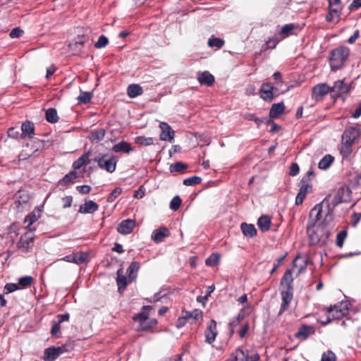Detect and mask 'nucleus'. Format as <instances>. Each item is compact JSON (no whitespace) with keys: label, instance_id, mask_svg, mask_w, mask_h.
I'll use <instances>...</instances> for the list:
<instances>
[{"label":"nucleus","instance_id":"obj_27","mask_svg":"<svg viewBox=\"0 0 361 361\" xmlns=\"http://www.w3.org/2000/svg\"><path fill=\"white\" fill-rule=\"evenodd\" d=\"M140 268V264L137 262H132L128 267L126 274H128V281H133L137 277V273Z\"/></svg>","mask_w":361,"mask_h":361},{"label":"nucleus","instance_id":"obj_16","mask_svg":"<svg viewBox=\"0 0 361 361\" xmlns=\"http://www.w3.org/2000/svg\"><path fill=\"white\" fill-rule=\"evenodd\" d=\"M282 303L279 313L281 314L288 307L293 298V290L283 289L281 290Z\"/></svg>","mask_w":361,"mask_h":361},{"label":"nucleus","instance_id":"obj_19","mask_svg":"<svg viewBox=\"0 0 361 361\" xmlns=\"http://www.w3.org/2000/svg\"><path fill=\"white\" fill-rule=\"evenodd\" d=\"M99 206L92 200H88L81 204L79 208V212L81 214H92L97 211Z\"/></svg>","mask_w":361,"mask_h":361},{"label":"nucleus","instance_id":"obj_55","mask_svg":"<svg viewBox=\"0 0 361 361\" xmlns=\"http://www.w3.org/2000/svg\"><path fill=\"white\" fill-rule=\"evenodd\" d=\"M108 42V39L105 36L102 35L99 37L94 46L96 48H103L107 45Z\"/></svg>","mask_w":361,"mask_h":361},{"label":"nucleus","instance_id":"obj_52","mask_svg":"<svg viewBox=\"0 0 361 361\" xmlns=\"http://www.w3.org/2000/svg\"><path fill=\"white\" fill-rule=\"evenodd\" d=\"M346 236H347L346 231H342L337 234L336 245L338 247H341L343 246L344 240L345 239Z\"/></svg>","mask_w":361,"mask_h":361},{"label":"nucleus","instance_id":"obj_4","mask_svg":"<svg viewBox=\"0 0 361 361\" xmlns=\"http://www.w3.org/2000/svg\"><path fill=\"white\" fill-rule=\"evenodd\" d=\"M349 310V303L348 302H341L334 306H331L327 311V321L324 324H327L333 319H340L347 315Z\"/></svg>","mask_w":361,"mask_h":361},{"label":"nucleus","instance_id":"obj_36","mask_svg":"<svg viewBox=\"0 0 361 361\" xmlns=\"http://www.w3.org/2000/svg\"><path fill=\"white\" fill-rule=\"evenodd\" d=\"M77 173L75 171H72L68 174H66L60 181L61 185H66L70 183H74L75 180L77 178Z\"/></svg>","mask_w":361,"mask_h":361},{"label":"nucleus","instance_id":"obj_2","mask_svg":"<svg viewBox=\"0 0 361 361\" xmlns=\"http://www.w3.org/2000/svg\"><path fill=\"white\" fill-rule=\"evenodd\" d=\"M307 266V259L305 257H297L293 261V268L288 270L281 279V286L283 289L293 290L292 283L293 278L292 274L295 268H298V274L302 271Z\"/></svg>","mask_w":361,"mask_h":361},{"label":"nucleus","instance_id":"obj_62","mask_svg":"<svg viewBox=\"0 0 361 361\" xmlns=\"http://www.w3.org/2000/svg\"><path fill=\"white\" fill-rule=\"evenodd\" d=\"M299 172V166L297 164H292L290 168V175L295 176Z\"/></svg>","mask_w":361,"mask_h":361},{"label":"nucleus","instance_id":"obj_10","mask_svg":"<svg viewBox=\"0 0 361 361\" xmlns=\"http://www.w3.org/2000/svg\"><path fill=\"white\" fill-rule=\"evenodd\" d=\"M30 196L25 191H18L16 195V200L13 204V207L18 211H20L21 209H23L25 206H26L29 202Z\"/></svg>","mask_w":361,"mask_h":361},{"label":"nucleus","instance_id":"obj_37","mask_svg":"<svg viewBox=\"0 0 361 361\" xmlns=\"http://www.w3.org/2000/svg\"><path fill=\"white\" fill-rule=\"evenodd\" d=\"M117 285L118 286V290L125 289L127 284L128 281L126 276L123 275V272L121 269L117 271Z\"/></svg>","mask_w":361,"mask_h":361},{"label":"nucleus","instance_id":"obj_61","mask_svg":"<svg viewBox=\"0 0 361 361\" xmlns=\"http://www.w3.org/2000/svg\"><path fill=\"white\" fill-rule=\"evenodd\" d=\"M62 201L63 202V207L68 208L71 206L73 199H72V197H71V196H66L62 199Z\"/></svg>","mask_w":361,"mask_h":361},{"label":"nucleus","instance_id":"obj_51","mask_svg":"<svg viewBox=\"0 0 361 361\" xmlns=\"http://www.w3.org/2000/svg\"><path fill=\"white\" fill-rule=\"evenodd\" d=\"M75 264H80L86 262L88 257V255L85 252H78L75 253Z\"/></svg>","mask_w":361,"mask_h":361},{"label":"nucleus","instance_id":"obj_23","mask_svg":"<svg viewBox=\"0 0 361 361\" xmlns=\"http://www.w3.org/2000/svg\"><path fill=\"white\" fill-rule=\"evenodd\" d=\"M197 80L201 85L211 86L214 82V77L208 71H204L198 74Z\"/></svg>","mask_w":361,"mask_h":361},{"label":"nucleus","instance_id":"obj_60","mask_svg":"<svg viewBox=\"0 0 361 361\" xmlns=\"http://www.w3.org/2000/svg\"><path fill=\"white\" fill-rule=\"evenodd\" d=\"M19 135L18 131L15 128H10L8 130V135L12 138H17Z\"/></svg>","mask_w":361,"mask_h":361},{"label":"nucleus","instance_id":"obj_22","mask_svg":"<svg viewBox=\"0 0 361 361\" xmlns=\"http://www.w3.org/2000/svg\"><path fill=\"white\" fill-rule=\"evenodd\" d=\"M284 110L285 105L283 102L274 104L269 111V117L271 118H279L283 113Z\"/></svg>","mask_w":361,"mask_h":361},{"label":"nucleus","instance_id":"obj_50","mask_svg":"<svg viewBox=\"0 0 361 361\" xmlns=\"http://www.w3.org/2000/svg\"><path fill=\"white\" fill-rule=\"evenodd\" d=\"M187 168V166L182 162H176L170 166L171 172H182Z\"/></svg>","mask_w":361,"mask_h":361},{"label":"nucleus","instance_id":"obj_47","mask_svg":"<svg viewBox=\"0 0 361 361\" xmlns=\"http://www.w3.org/2000/svg\"><path fill=\"white\" fill-rule=\"evenodd\" d=\"M312 329L308 326H302L296 334L297 337L305 339L310 334Z\"/></svg>","mask_w":361,"mask_h":361},{"label":"nucleus","instance_id":"obj_20","mask_svg":"<svg viewBox=\"0 0 361 361\" xmlns=\"http://www.w3.org/2000/svg\"><path fill=\"white\" fill-rule=\"evenodd\" d=\"M312 190V185L309 183L302 185L295 197V204L297 205L301 204L305 198L307 193Z\"/></svg>","mask_w":361,"mask_h":361},{"label":"nucleus","instance_id":"obj_58","mask_svg":"<svg viewBox=\"0 0 361 361\" xmlns=\"http://www.w3.org/2000/svg\"><path fill=\"white\" fill-rule=\"evenodd\" d=\"M23 30L16 27L11 31L9 35L11 38H18V37H20L23 35Z\"/></svg>","mask_w":361,"mask_h":361},{"label":"nucleus","instance_id":"obj_34","mask_svg":"<svg viewBox=\"0 0 361 361\" xmlns=\"http://www.w3.org/2000/svg\"><path fill=\"white\" fill-rule=\"evenodd\" d=\"M334 161V157L329 154L324 156L319 162L318 167L325 170L328 169Z\"/></svg>","mask_w":361,"mask_h":361},{"label":"nucleus","instance_id":"obj_30","mask_svg":"<svg viewBox=\"0 0 361 361\" xmlns=\"http://www.w3.org/2000/svg\"><path fill=\"white\" fill-rule=\"evenodd\" d=\"M112 150L114 152H124L128 154L132 151V148L128 142L123 141L115 145L113 147Z\"/></svg>","mask_w":361,"mask_h":361},{"label":"nucleus","instance_id":"obj_7","mask_svg":"<svg viewBox=\"0 0 361 361\" xmlns=\"http://www.w3.org/2000/svg\"><path fill=\"white\" fill-rule=\"evenodd\" d=\"M94 161L98 164L99 168L109 173H113L116 170L117 159L114 156L109 157L107 154H104L101 157L94 159Z\"/></svg>","mask_w":361,"mask_h":361},{"label":"nucleus","instance_id":"obj_49","mask_svg":"<svg viewBox=\"0 0 361 361\" xmlns=\"http://www.w3.org/2000/svg\"><path fill=\"white\" fill-rule=\"evenodd\" d=\"M182 200L180 197L178 195H176L173 197L170 202V208L173 210L176 211L179 209L180 204H181Z\"/></svg>","mask_w":361,"mask_h":361},{"label":"nucleus","instance_id":"obj_44","mask_svg":"<svg viewBox=\"0 0 361 361\" xmlns=\"http://www.w3.org/2000/svg\"><path fill=\"white\" fill-rule=\"evenodd\" d=\"M242 319H243V317L239 314L236 317L233 318L230 322L228 326H229V331L231 334H233L234 333L235 328L240 324Z\"/></svg>","mask_w":361,"mask_h":361},{"label":"nucleus","instance_id":"obj_41","mask_svg":"<svg viewBox=\"0 0 361 361\" xmlns=\"http://www.w3.org/2000/svg\"><path fill=\"white\" fill-rule=\"evenodd\" d=\"M224 44V41L218 37H214L212 36L211 38L208 40V46L209 47H216L217 49H219L222 47Z\"/></svg>","mask_w":361,"mask_h":361},{"label":"nucleus","instance_id":"obj_45","mask_svg":"<svg viewBox=\"0 0 361 361\" xmlns=\"http://www.w3.org/2000/svg\"><path fill=\"white\" fill-rule=\"evenodd\" d=\"M220 259V255L217 253L212 254L209 257L206 259V264L210 267H214L218 264Z\"/></svg>","mask_w":361,"mask_h":361},{"label":"nucleus","instance_id":"obj_11","mask_svg":"<svg viewBox=\"0 0 361 361\" xmlns=\"http://www.w3.org/2000/svg\"><path fill=\"white\" fill-rule=\"evenodd\" d=\"M330 91L331 87L327 84H318L312 89V97L316 100H319L326 95Z\"/></svg>","mask_w":361,"mask_h":361},{"label":"nucleus","instance_id":"obj_57","mask_svg":"<svg viewBox=\"0 0 361 361\" xmlns=\"http://www.w3.org/2000/svg\"><path fill=\"white\" fill-rule=\"evenodd\" d=\"M60 333V326L59 322H54L51 329V334L55 337H58V334Z\"/></svg>","mask_w":361,"mask_h":361},{"label":"nucleus","instance_id":"obj_43","mask_svg":"<svg viewBox=\"0 0 361 361\" xmlns=\"http://www.w3.org/2000/svg\"><path fill=\"white\" fill-rule=\"evenodd\" d=\"M92 97V92H82L81 94L78 97V100L79 103L87 104L90 102Z\"/></svg>","mask_w":361,"mask_h":361},{"label":"nucleus","instance_id":"obj_18","mask_svg":"<svg viewBox=\"0 0 361 361\" xmlns=\"http://www.w3.org/2000/svg\"><path fill=\"white\" fill-rule=\"evenodd\" d=\"M42 212V210L39 207H35L32 212L25 216L24 222L27 224L25 226L26 228H28L41 217Z\"/></svg>","mask_w":361,"mask_h":361},{"label":"nucleus","instance_id":"obj_38","mask_svg":"<svg viewBox=\"0 0 361 361\" xmlns=\"http://www.w3.org/2000/svg\"><path fill=\"white\" fill-rule=\"evenodd\" d=\"M85 43V40H83L82 38H78V40H75L74 42H72L69 44V47L73 51V54H79L81 50L79 49L80 46L83 45Z\"/></svg>","mask_w":361,"mask_h":361},{"label":"nucleus","instance_id":"obj_53","mask_svg":"<svg viewBox=\"0 0 361 361\" xmlns=\"http://www.w3.org/2000/svg\"><path fill=\"white\" fill-rule=\"evenodd\" d=\"M122 192V189L121 188H116L108 196L107 201L109 202H112Z\"/></svg>","mask_w":361,"mask_h":361},{"label":"nucleus","instance_id":"obj_3","mask_svg":"<svg viewBox=\"0 0 361 361\" xmlns=\"http://www.w3.org/2000/svg\"><path fill=\"white\" fill-rule=\"evenodd\" d=\"M350 54L348 47H341L334 49L331 53L330 65L333 71H336L343 66Z\"/></svg>","mask_w":361,"mask_h":361},{"label":"nucleus","instance_id":"obj_56","mask_svg":"<svg viewBox=\"0 0 361 361\" xmlns=\"http://www.w3.org/2000/svg\"><path fill=\"white\" fill-rule=\"evenodd\" d=\"M19 289V286L16 283H7L4 287L6 293H11Z\"/></svg>","mask_w":361,"mask_h":361},{"label":"nucleus","instance_id":"obj_14","mask_svg":"<svg viewBox=\"0 0 361 361\" xmlns=\"http://www.w3.org/2000/svg\"><path fill=\"white\" fill-rule=\"evenodd\" d=\"M34 233L32 231L25 233L20 237L18 243L19 247L24 250H27L33 245Z\"/></svg>","mask_w":361,"mask_h":361},{"label":"nucleus","instance_id":"obj_17","mask_svg":"<svg viewBox=\"0 0 361 361\" xmlns=\"http://www.w3.org/2000/svg\"><path fill=\"white\" fill-rule=\"evenodd\" d=\"M273 90L274 86L271 83L263 84L259 90L261 98L265 101H271L274 97Z\"/></svg>","mask_w":361,"mask_h":361},{"label":"nucleus","instance_id":"obj_5","mask_svg":"<svg viewBox=\"0 0 361 361\" xmlns=\"http://www.w3.org/2000/svg\"><path fill=\"white\" fill-rule=\"evenodd\" d=\"M361 135V130L357 128L350 127L344 131L343 135V149L345 148L346 152H350V147L355 140H357Z\"/></svg>","mask_w":361,"mask_h":361},{"label":"nucleus","instance_id":"obj_29","mask_svg":"<svg viewBox=\"0 0 361 361\" xmlns=\"http://www.w3.org/2000/svg\"><path fill=\"white\" fill-rule=\"evenodd\" d=\"M271 218L267 215L260 216L257 221V226L262 231H267L270 228Z\"/></svg>","mask_w":361,"mask_h":361},{"label":"nucleus","instance_id":"obj_13","mask_svg":"<svg viewBox=\"0 0 361 361\" xmlns=\"http://www.w3.org/2000/svg\"><path fill=\"white\" fill-rule=\"evenodd\" d=\"M322 206L320 204L315 205L310 213V222L308 226H315L317 221L321 219Z\"/></svg>","mask_w":361,"mask_h":361},{"label":"nucleus","instance_id":"obj_8","mask_svg":"<svg viewBox=\"0 0 361 361\" xmlns=\"http://www.w3.org/2000/svg\"><path fill=\"white\" fill-rule=\"evenodd\" d=\"M66 351V345L48 348L44 351V359L47 361H54L60 355Z\"/></svg>","mask_w":361,"mask_h":361},{"label":"nucleus","instance_id":"obj_39","mask_svg":"<svg viewBox=\"0 0 361 361\" xmlns=\"http://www.w3.org/2000/svg\"><path fill=\"white\" fill-rule=\"evenodd\" d=\"M46 119L50 123H56L59 120V116L56 109L50 108L46 111Z\"/></svg>","mask_w":361,"mask_h":361},{"label":"nucleus","instance_id":"obj_32","mask_svg":"<svg viewBox=\"0 0 361 361\" xmlns=\"http://www.w3.org/2000/svg\"><path fill=\"white\" fill-rule=\"evenodd\" d=\"M127 92L130 98H135L142 94V89L139 85L132 84L128 86Z\"/></svg>","mask_w":361,"mask_h":361},{"label":"nucleus","instance_id":"obj_9","mask_svg":"<svg viewBox=\"0 0 361 361\" xmlns=\"http://www.w3.org/2000/svg\"><path fill=\"white\" fill-rule=\"evenodd\" d=\"M159 128L161 130L159 135L160 140L163 141L172 142L174 138L175 132L172 130L171 126L165 122H161Z\"/></svg>","mask_w":361,"mask_h":361},{"label":"nucleus","instance_id":"obj_6","mask_svg":"<svg viewBox=\"0 0 361 361\" xmlns=\"http://www.w3.org/2000/svg\"><path fill=\"white\" fill-rule=\"evenodd\" d=\"M151 309L150 306H145L143 307V312L134 317L135 320L140 322L139 329L147 331L157 324V320L155 319L149 318L147 313L145 312L146 310Z\"/></svg>","mask_w":361,"mask_h":361},{"label":"nucleus","instance_id":"obj_46","mask_svg":"<svg viewBox=\"0 0 361 361\" xmlns=\"http://www.w3.org/2000/svg\"><path fill=\"white\" fill-rule=\"evenodd\" d=\"M201 180L202 179L200 177L195 176L185 178L183 180V184L187 186L195 185L199 184L201 182Z\"/></svg>","mask_w":361,"mask_h":361},{"label":"nucleus","instance_id":"obj_25","mask_svg":"<svg viewBox=\"0 0 361 361\" xmlns=\"http://www.w3.org/2000/svg\"><path fill=\"white\" fill-rule=\"evenodd\" d=\"M331 90L337 95H341L348 92L349 87L342 80H338L334 83V86L331 87Z\"/></svg>","mask_w":361,"mask_h":361},{"label":"nucleus","instance_id":"obj_21","mask_svg":"<svg viewBox=\"0 0 361 361\" xmlns=\"http://www.w3.org/2000/svg\"><path fill=\"white\" fill-rule=\"evenodd\" d=\"M21 130H22V133H21L22 137H27L29 138H32L35 134L34 133V131H35L34 124L30 121H26L22 123Z\"/></svg>","mask_w":361,"mask_h":361},{"label":"nucleus","instance_id":"obj_26","mask_svg":"<svg viewBox=\"0 0 361 361\" xmlns=\"http://www.w3.org/2000/svg\"><path fill=\"white\" fill-rule=\"evenodd\" d=\"M240 228L243 235L247 238H252L257 234V230L253 224L242 223Z\"/></svg>","mask_w":361,"mask_h":361},{"label":"nucleus","instance_id":"obj_40","mask_svg":"<svg viewBox=\"0 0 361 361\" xmlns=\"http://www.w3.org/2000/svg\"><path fill=\"white\" fill-rule=\"evenodd\" d=\"M105 135V130L103 128L94 130L91 133L90 139L94 142H99L103 140Z\"/></svg>","mask_w":361,"mask_h":361},{"label":"nucleus","instance_id":"obj_54","mask_svg":"<svg viewBox=\"0 0 361 361\" xmlns=\"http://www.w3.org/2000/svg\"><path fill=\"white\" fill-rule=\"evenodd\" d=\"M321 361H336V355L332 351H327L323 353Z\"/></svg>","mask_w":361,"mask_h":361},{"label":"nucleus","instance_id":"obj_1","mask_svg":"<svg viewBox=\"0 0 361 361\" xmlns=\"http://www.w3.org/2000/svg\"><path fill=\"white\" fill-rule=\"evenodd\" d=\"M334 228L332 214L328 213L324 221L315 226H307V231L312 244L324 243Z\"/></svg>","mask_w":361,"mask_h":361},{"label":"nucleus","instance_id":"obj_42","mask_svg":"<svg viewBox=\"0 0 361 361\" xmlns=\"http://www.w3.org/2000/svg\"><path fill=\"white\" fill-rule=\"evenodd\" d=\"M135 142L141 145L149 146L154 143V140L149 137L139 136L135 138Z\"/></svg>","mask_w":361,"mask_h":361},{"label":"nucleus","instance_id":"obj_64","mask_svg":"<svg viewBox=\"0 0 361 361\" xmlns=\"http://www.w3.org/2000/svg\"><path fill=\"white\" fill-rule=\"evenodd\" d=\"M276 85H280L283 82L282 75L280 72H275L273 75Z\"/></svg>","mask_w":361,"mask_h":361},{"label":"nucleus","instance_id":"obj_59","mask_svg":"<svg viewBox=\"0 0 361 361\" xmlns=\"http://www.w3.org/2000/svg\"><path fill=\"white\" fill-rule=\"evenodd\" d=\"M76 188L82 194H88L91 191V187L87 185H78Z\"/></svg>","mask_w":361,"mask_h":361},{"label":"nucleus","instance_id":"obj_12","mask_svg":"<svg viewBox=\"0 0 361 361\" xmlns=\"http://www.w3.org/2000/svg\"><path fill=\"white\" fill-rule=\"evenodd\" d=\"M216 335V322L214 319H212L209 322L205 331L206 342L212 343L215 341Z\"/></svg>","mask_w":361,"mask_h":361},{"label":"nucleus","instance_id":"obj_48","mask_svg":"<svg viewBox=\"0 0 361 361\" xmlns=\"http://www.w3.org/2000/svg\"><path fill=\"white\" fill-rule=\"evenodd\" d=\"M32 278L30 276L21 277L18 279V286L19 285L22 288L27 287L32 283Z\"/></svg>","mask_w":361,"mask_h":361},{"label":"nucleus","instance_id":"obj_35","mask_svg":"<svg viewBox=\"0 0 361 361\" xmlns=\"http://www.w3.org/2000/svg\"><path fill=\"white\" fill-rule=\"evenodd\" d=\"M294 28L295 25L293 24H286L281 27V30L279 32V35L281 37V39H283L289 36L290 34H292V32L294 30Z\"/></svg>","mask_w":361,"mask_h":361},{"label":"nucleus","instance_id":"obj_33","mask_svg":"<svg viewBox=\"0 0 361 361\" xmlns=\"http://www.w3.org/2000/svg\"><path fill=\"white\" fill-rule=\"evenodd\" d=\"M90 152H86L73 162V166L75 169H79L87 163Z\"/></svg>","mask_w":361,"mask_h":361},{"label":"nucleus","instance_id":"obj_15","mask_svg":"<svg viewBox=\"0 0 361 361\" xmlns=\"http://www.w3.org/2000/svg\"><path fill=\"white\" fill-rule=\"evenodd\" d=\"M135 226V221L132 219L122 221L117 227L118 233L126 235L130 233Z\"/></svg>","mask_w":361,"mask_h":361},{"label":"nucleus","instance_id":"obj_31","mask_svg":"<svg viewBox=\"0 0 361 361\" xmlns=\"http://www.w3.org/2000/svg\"><path fill=\"white\" fill-rule=\"evenodd\" d=\"M202 317V312L197 310H194L192 312H186L183 315V319L190 322L191 324L193 321L198 320Z\"/></svg>","mask_w":361,"mask_h":361},{"label":"nucleus","instance_id":"obj_24","mask_svg":"<svg viewBox=\"0 0 361 361\" xmlns=\"http://www.w3.org/2000/svg\"><path fill=\"white\" fill-rule=\"evenodd\" d=\"M259 360L258 355H254L249 357L248 354L243 350H238L233 361H257Z\"/></svg>","mask_w":361,"mask_h":361},{"label":"nucleus","instance_id":"obj_28","mask_svg":"<svg viewBox=\"0 0 361 361\" xmlns=\"http://www.w3.org/2000/svg\"><path fill=\"white\" fill-rule=\"evenodd\" d=\"M169 235V231L166 228H160L154 231L152 235V239L157 243L161 242L165 237Z\"/></svg>","mask_w":361,"mask_h":361},{"label":"nucleus","instance_id":"obj_63","mask_svg":"<svg viewBox=\"0 0 361 361\" xmlns=\"http://www.w3.org/2000/svg\"><path fill=\"white\" fill-rule=\"evenodd\" d=\"M145 190L143 186H140L137 190L135 191L134 197L135 198H142L145 195Z\"/></svg>","mask_w":361,"mask_h":361}]
</instances>
